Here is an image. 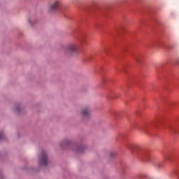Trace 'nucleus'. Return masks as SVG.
<instances>
[{
    "mask_svg": "<svg viewBox=\"0 0 179 179\" xmlns=\"http://www.w3.org/2000/svg\"><path fill=\"white\" fill-rule=\"evenodd\" d=\"M38 169L34 167H31L29 169V171L31 173H37L38 170L45 169V150H42L41 153L38 155Z\"/></svg>",
    "mask_w": 179,
    "mask_h": 179,
    "instance_id": "f257e3e1",
    "label": "nucleus"
},
{
    "mask_svg": "<svg viewBox=\"0 0 179 179\" xmlns=\"http://www.w3.org/2000/svg\"><path fill=\"white\" fill-rule=\"evenodd\" d=\"M61 6V0H49L48 1V13H55L57 10H59Z\"/></svg>",
    "mask_w": 179,
    "mask_h": 179,
    "instance_id": "f03ea898",
    "label": "nucleus"
},
{
    "mask_svg": "<svg viewBox=\"0 0 179 179\" xmlns=\"http://www.w3.org/2000/svg\"><path fill=\"white\" fill-rule=\"evenodd\" d=\"M27 20L29 25L36 26L38 23V18H37L36 14H29L27 16Z\"/></svg>",
    "mask_w": 179,
    "mask_h": 179,
    "instance_id": "7ed1b4c3",
    "label": "nucleus"
},
{
    "mask_svg": "<svg viewBox=\"0 0 179 179\" xmlns=\"http://www.w3.org/2000/svg\"><path fill=\"white\" fill-rule=\"evenodd\" d=\"M63 51L66 55H72L73 52H76V45L70 44L67 45L66 48H64Z\"/></svg>",
    "mask_w": 179,
    "mask_h": 179,
    "instance_id": "20e7f679",
    "label": "nucleus"
},
{
    "mask_svg": "<svg viewBox=\"0 0 179 179\" xmlns=\"http://www.w3.org/2000/svg\"><path fill=\"white\" fill-rule=\"evenodd\" d=\"M12 111L14 114H20L22 112V103L17 102L15 103L14 106L12 108Z\"/></svg>",
    "mask_w": 179,
    "mask_h": 179,
    "instance_id": "39448f33",
    "label": "nucleus"
},
{
    "mask_svg": "<svg viewBox=\"0 0 179 179\" xmlns=\"http://www.w3.org/2000/svg\"><path fill=\"white\" fill-rule=\"evenodd\" d=\"M81 114L83 117H84V118H89L91 114L90 108L89 107L84 108L83 110L81 111Z\"/></svg>",
    "mask_w": 179,
    "mask_h": 179,
    "instance_id": "423d86ee",
    "label": "nucleus"
},
{
    "mask_svg": "<svg viewBox=\"0 0 179 179\" xmlns=\"http://www.w3.org/2000/svg\"><path fill=\"white\" fill-rule=\"evenodd\" d=\"M6 140V136L5 135V133L0 130V141H5Z\"/></svg>",
    "mask_w": 179,
    "mask_h": 179,
    "instance_id": "0eeeda50",
    "label": "nucleus"
},
{
    "mask_svg": "<svg viewBox=\"0 0 179 179\" xmlns=\"http://www.w3.org/2000/svg\"><path fill=\"white\" fill-rule=\"evenodd\" d=\"M168 128H169V132H171V134H177V132L176 131V128H174L173 127L169 126Z\"/></svg>",
    "mask_w": 179,
    "mask_h": 179,
    "instance_id": "6e6552de",
    "label": "nucleus"
},
{
    "mask_svg": "<svg viewBox=\"0 0 179 179\" xmlns=\"http://www.w3.org/2000/svg\"><path fill=\"white\" fill-rule=\"evenodd\" d=\"M85 148H83V147L78 148L77 150H76V152H77L78 153H82V152H83V150Z\"/></svg>",
    "mask_w": 179,
    "mask_h": 179,
    "instance_id": "1a4fd4ad",
    "label": "nucleus"
},
{
    "mask_svg": "<svg viewBox=\"0 0 179 179\" xmlns=\"http://www.w3.org/2000/svg\"><path fill=\"white\" fill-rule=\"evenodd\" d=\"M146 177H148V176H146V174H141V175H139V176H138V178H140V179L146 178Z\"/></svg>",
    "mask_w": 179,
    "mask_h": 179,
    "instance_id": "9d476101",
    "label": "nucleus"
},
{
    "mask_svg": "<svg viewBox=\"0 0 179 179\" xmlns=\"http://www.w3.org/2000/svg\"><path fill=\"white\" fill-rule=\"evenodd\" d=\"M134 59L137 64H142V62L138 59V57H134Z\"/></svg>",
    "mask_w": 179,
    "mask_h": 179,
    "instance_id": "9b49d317",
    "label": "nucleus"
},
{
    "mask_svg": "<svg viewBox=\"0 0 179 179\" xmlns=\"http://www.w3.org/2000/svg\"><path fill=\"white\" fill-rule=\"evenodd\" d=\"M114 156H115V152H110V157H114Z\"/></svg>",
    "mask_w": 179,
    "mask_h": 179,
    "instance_id": "f8f14e48",
    "label": "nucleus"
},
{
    "mask_svg": "<svg viewBox=\"0 0 179 179\" xmlns=\"http://www.w3.org/2000/svg\"><path fill=\"white\" fill-rule=\"evenodd\" d=\"M69 141H64V145H69Z\"/></svg>",
    "mask_w": 179,
    "mask_h": 179,
    "instance_id": "ddd939ff",
    "label": "nucleus"
},
{
    "mask_svg": "<svg viewBox=\"0 0 179 179\" xmlns=\"http://www.w3.org/2000/svg\"><path fill=\"white\" fill-rule=\"evenodd\" d=\"M47 163H48V159H47V158H46L45 164H47Z\"/></svg>",
    "mask_w": 179,
    "mask_h": 179,
    "instance_id": "4468645a",
    "label": "nucleus"
},
{
    "mask_svg": "<svg viewBox=\"0 0 179 179\" xmlns=\"http://www.w3.org/2000/svg\"><path fill=\"white\" fill-rule=\"evenodd\" d=\"M158 167H160V165H158Z\"/></svg>",
    "mask_w": 179,
    "mask_h": 179,
    "instance_id": "2eb2a0df",
    "label": "nucleus"
}]
</instances>
